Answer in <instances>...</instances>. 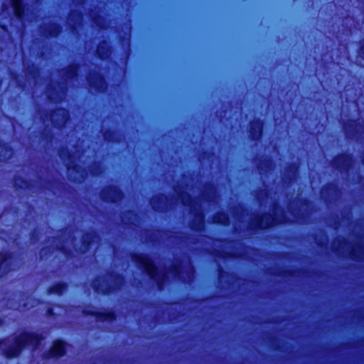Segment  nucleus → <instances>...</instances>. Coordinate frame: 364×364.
I'll return each instance as SVG.
<instances>
[{
  "mask_svg": "<svg viewBox=\"0 0 364 364\" xmlns=\"http://www.w3.org/2000/svg\"><path fill=\"white\" fill-rule=\"evenodd\" d=\"M55 306H57V305L53 304L46 309V315L48 317L55 318L57 316V314L55 311Z\"/></svg>",
  "mask_w": 364,
  "mask_h": 364,
  "instance_id": "obj_8",
  "label": "nucleus"
},
{
  "mask_svg": "<svg viewBox=\"0 0 364 364\" xmlns=\"http://www.w3.org/2000/svg\"><path fill=\"white\" fill-rule=\"evenodd\" d=\"M103 296H109L119 292L121 289V284L117 282H112L105 279Z\"/></svg>",
  "mask_w": 364,
  "mask_h": 364,
  "instance_id": "obj_6",
  "label": "nucleus"
},
{
  "mask_svg": "<svg viewBox=\"0 0 364 364\" xmlns=\"http://www.w3.org/2000/svg\"><path fill=\"white\" fill-rule=\"evenodd\" d=\"M274 348L275 350H282V349H281V346H279V345H277L276 346H274Z\"/></svg>",
  "mask_w": 364,
  "mask_h": 364,
  "instance_id": "obj_11",
  "label": "nucleus"
},
{
  "mask_svg": "<svg viewBox=\"0 0 364 364\" xmlns=\"http://www.w3.org/2000/svg\"><path fill=\"white\" fill-rule=\"evenodd\" d=\"M16 16L20 18L23 14L21 0H10Z\"/></svg>",
  "mask_w": 364,
  "mask_h": 364,
  "instance_id": "obj_7",
  "label": "nucleus"
},
{
  "mask_svg": "<svg viewBox=\"0 0 364 364\" xmlns=\"http://www.w3.org/2000/svg\"><path fill=\"white\" fill-rule=\"evenodd\" d=\"M68 343L62 338H58L53 341L52 344L48 351L44 353L45 359H58L64 357L67 354Z\"/></svg>",
  "mask_w": 364,
  "mask_h": 364,
  "instance_id": "obj_3",
  "label": "nucleus"
},
{
  "mask_svg": "<svg viewBox=\"0 0 364 364\" xmlns=\"http://www.w3.org/2000/svg\"><path fill=\"white\" fill-rule=\"evenodd\" d=\"M82 314L85 316H94L97 321L114 322L117 319V314L114 309L105 311H96L89 309H84Z\"/></svg>",
  "mask_w": 364,
  "mask_h": 364,
  "instance_id": "obj_4",
  "label": "nucleus"
},
{
  "mask_svg": "<svg viewBox=\"0 0 364 364\" xmlns=\"http://www.w3.org/2000/svg\"><path fill=\"white\" fill-rule=\"evenodd\" d=\"M19 276L20 274H16ZM23 276H38L39 274H23ZM44 278H48L50 277H60V276H73V274H40ZM77 276L78 274H75ZM84 276H90V274H83ZM95 276L94 281L92 282V287L94 291L100 295H103L105 289V278H115V279H124L127 276L134 278L135 277H140L142 278L148 277L152 279L163 278V279H195L198 277H213L218 279L223 278H231V279H240L243 278V274H92Z\"/></svg>",
  "mask_w": 364,
  "mask_h": 364,
  "instance_id": "obj_1",
  "label": "nucleus"
},
{
  "mask_svg": "<svg viewBox=\"0 0 364 364\" xmlns=\"http://www.w3.org/2000/svg\"><path fill=\"white\" fill-rule=\"evenodd\" d=\"M14 274H0V279L6 278L8 276H13Z\"/></svg>",
  "mask_w": 364,
  "mask_h": 364,
  "instance_id": "obj_9",
  "label": "nucleus"
},
{
  "mask_svg": "<svg viewBox=\"0 0 364 364\" xmlns=\"http://www.w3.org/2000/svg\"><path fill=\"white\" fill-rule=\"evenodd\" d=\"M45 339L43 333L33 331H24L13 339V343L6 346L3 350V355L7 359L18 358L23 351L28 347L37 349Z\"/></svg>",
  "mask_w": 364,
  "mask_h": 364,
  "instance_id": "obj_2",
  "label": "nucleus"
},
{
  "mask_svg": "<svg viewBox=\"0 0 364 364\" xmlns=\"http://www.w3.org/2000/svg\"><path fill=\"white\" fill-rule=\"evenodd\" d=\"M68 289V283L66 282L59 281L54 282L49 286L47 289L48 294H55L59 296H63V294Z\"/></svg>",
  "mask_w": 364,
  "mask_h": 364,
  "instance_id": "obj_5",
  "label": "nucleus"
},
{
  "mask_svg": "<svg viewBox=\"0 0 364 364\" xmlns=\"http://www.w3.org/2000/svg\"><path fill=\"white\" fill-rule=\"evenodd\" d=\"M4 319L1 317H0V327L4 326Z\"/></svg>",
  "mask_w": 364,
  "mask_h": 364,
  "instance_id": "obj_10",
  "label": "nucleus"
}]
</instances>
